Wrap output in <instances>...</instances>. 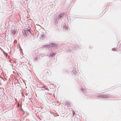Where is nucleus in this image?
<instances>
[{"mask_svg":"<svg viewBox=\"0 0 121 121\" xmlns=\"http://www.w3.org/2000/svg\"><path fill=\"white\" fill-rule=\"evenodd\" d=\"M24 36L26 37L30 34V32L29 29H26L23 32Z\"/></svg>","mask_w":121,"mask_h":121,"instance_id":"f257e3e1","label":"nucleus"},{"mask_svg":"<svg viewBox=\"0 0 121 121\" xmlns=\"http://www.w3.org/2000/svg\"><path fill=\"white\" fill-rule=\"evenodd\" d=\"M15 27L14 26H12V30H13L11 31V33L12 34H13L14 35L16 32V31L15 30Z\"/></svg>","mask_w":121,"mask_h":121,"instance_id":"f03ea898","label":"nucleus"},{"mask_svg":"<svg viewBox=\"0 0 121 121\" xmlns=\"http://www.w3.org/2000/svg\"><path fill=\"white\" fill-rule=\"evenodd\" d=\"M66 105H67V107H69V106L70 105V103L68 102H67L66 103H65Z\"/></svg>","mask_w":121,"mask_h":121,"instance_id":"7ed1b4c3","label":"nucleus"},{"mask_svg":"<svg viewBox=\"0 0 121 121\" xmlns=\"http://www.w3.org/2000/svg\"><path fill=\"white\" fill-rule=\"evenodd\" d=\"M102 97L103 98H107L108 97V95H102Z\"/></svg>","mask_w":121,"mask_h":121,"instance_id":"20e7f679","label":"nucleus"},{"mask_svg":"<svg viewBox=\"0 0 121 121\" xmlns=\"http://www.w3.org/2000/svg\"><path fill=\"white\" fill-rule=\"evenodd\" d=\"M63 14H61L59 16V17H58L59 18H61V17H62V16H63Z\"/></svg>","mask_w":121,"mask_h":121,"instance_id":"39448f33","label":"nucleus"},{"mask_svg":"<svg viewBox=\"0 0 121 121\" xmlns=\"http://www.w3.org/2000/svg\"><path fill=\"white\" fill-rule=\"evenodd\" d=\"M51 44L53 46H54L55 47H56V45H55V44H54V43H51Z\"/></svg>","mask_w":121,"mask_h":121,"instance_id":"423d86ee","label":"nucleus"},{"mask_svg":"<svg viewBox=\"0 0 121 121\" xmlns=\"http://www.w3.org/2000/svg\"><path fill=\"white\" fill-rule=\"evenodd\" d=\"M112 50L113 51H116V48H113Z\"/></svg>","mask_w":121,"mask_h":121,"instance_id":"0eeeda50","label":"nucleus"},{"mask_svg":"<svg viewBox=\"0 0 121 121\" xmlns=\"http://www.w3.org/2000/svg\"><path fill=\"white\" fill-rule=\"evenodd\" d=\"M81 90L83 92L84 90H83V88H81Z\"/></svg>","mask_w":121,"mask_h":121,"instance_id":"6e6552de","label":"nucleus"},{"mask_svg":"<svg viewBox=\"0 0 121 121\" xmlns=\"http://www.w3.org/2000/svg\"><path fill=\"white\" fill-rule=\"evenodd\" d=\"M45 90H48V91H49L48 89L47 88H45Z\"/></svg>","mask_w":121,"mask_h":121,"instance_id":"1a4fd4ad","label":"nucleus"},{"mask_svg":"<svg viewBox=\"0 0 121 121\" xmlns=\"http://www.w3.org/2000/svg\"><path fill=\"white\" fill-rule=\"evenodd\" d=\"M45 86H42V87H40V88H45Z\"/></svg>","mask_w":121,"mask_h":121,"instance_id":"9d476101","label":"nucleus"},{"mask_svg":"<svg viewBox=\"0 0 121 121\" xmlns=\"http://www.w3.org/2000/svg\"><path fill=\"white\" fill-rule=\"evenodd\" d=\"M4 77L5 78V76H6V77H7V76H4Z\"/></svg>","mask_w":121,"mask_h":121,"instance_id":"9b49d317","label":"nucleus"},{"mask_svg":"<svg viewBox=\"0 0 121 121\" xmlns=\"http://www.w3.org/2000/svg\"><path fill=\"white\" fill-rule=\"evenodd\" d=\"M76 73V72H75V73Z\"/></svg>","mask_w":121,"mask_h":121,"instance_id":"f8f14e48","label":"nucleus"},{"mask_svg":"<svg viewBox=\"0 0 121 121\" xmlns=\"http://www.w3.org/2000/svg\"><path fill=\"white\" fill-rule=\"evenodd\" d=\"M9 77L8 78H9Z\"/></svg>","mask_w":121,"mask_h":121,"instance_id":"ddd939ff","label":"nucleus"},{"mask_svg":"<svg viewBox=\"0 0 121 121\" xmlns=\"http://www.w3.org/2000/svg\"><path fill=\"white\" fill-rule=\"evenodd\" d=\"M15 77H16V78H17V76H16Z\"/></svg>","mask_w":121,"mask_h":121,"instance_id":"4468645a","label":"nucleus"},{"mask_svg":"<svg viewBox=\"0 0 121 121\" xmlns=\"http://www.w3.org/2000/svg\"><path fill=\"white\" fill-rule=\"evenodd\" d=\"M0 78H1V76H0Z\"/></svg>","mask_w":121,"mask_h":121,"instance_id":"2eb2a0df","label":"nucleus"}]
</instances>
